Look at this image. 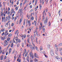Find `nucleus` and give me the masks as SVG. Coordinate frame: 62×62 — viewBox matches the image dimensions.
<instances>
[{
    "mask_svg": "<svg viewBox=\"0 0 62 62\" xmlns=\"http://www.w3.org/2000/svg\"><path fill=\"white\" fill-rule=\"evenodd\" d=\"M13 43H12V44L11 45V47H13Z\"/></svg>",
    "mask_w": 62,
    "mask_h": 62,
    "instance_id": "79ce46f5",
    "label": "nucleus"
},
{
    "mask_svg": "<svg viewBox=\"0 0 62 62\" xmlns=\"http://www.w3.org/2000/svg\"><path fill=\"white\" fill-rule=\"evenodd\" d=\"M22 18H21L20 19L19 21V23L20 24H21V22H22Z\"/></svg>",
    "mask_w": 62,
    "mask_h": 62,
    "instance_id": "412c9836",
    "label": "nucleus"
},
{
    "mask_svg": "<svg viewBox=\"0 0 62 62\" xmlns=\"http://www.w3.org/2000/svg\"><path fill=\"white\" fill-rule=\"evenodd\" d=\"M40 53L41 54H45V52L44 51H43V52L41 51Z\"/></svg>",
    "mask_w": 62,
    "mask_h": 62,
    "instance_id": "cd10ccee",
    "label": "nucleus"
},
{
    "mask_svg": "<svg viewBox=\"0 0 62 62\" xmlns=\"http://www.w3.org/2000/svg\"><path fill=\"white\" fill-rule=\"evenodd\" d=\"M41 28H42V27L41 26H40V27H39V29L40 30H41Z\"/></svg>",
    "mask_w": 62,
    "mask_h": 62,
    "instance_id": "13d9d810",
    "label": "nucleus"
},
{
    "mask_svg": "<svg viewBox=\"0 0 62 62\" xmlns=\"http://www.w3.org/2000/svg\"><path fill=\"white\" fill-rule=\"evenodd\" d=\"M9 14H10V12L8 11V13L7 14V15H9Z\"/></svg>",
    "mask_w": 62,
    "mask_h": 62,
    "instance_id": "e2e57ef3",
    "label": "nucleus"
},
{
    "mask_svg": "<svg viewBox=\"0 0 62 62\" xmlns=\"http://www.w3.org/2000/svg\"><path fill=\"white\" fill-rule=\"evenodd\" d=\"M55 57L57 59H58V60H59V59H60V58L58 56H56Z\"/></svg>",
    "mask_w": 62,
    "mask_h": 62,
    "instance_id": "dca6fc26",
    "label": "nucleus"
},
{
    "mask_svg": "<svg viewBox=\"0 0 62 62\" xmlns=\"http://www.w3.org/2000/svg\"><path fill=\"white\" fill-rule=\"evenodd\" d=\"M51 23L50 22H49L48 23V26H50V25H51Z\"/></svg>",
    "mask_w": 62,
    "mask_h": 62,
    "instance_id": "393cba45",
    "label": "nucleus"
},
{
    "mask_svg": "<svg viewBox=\"0 0 62 62\" xmlns=\"http://www.w3.org/2000/svg\"><path fill=\"white\" fill-rule=\"evenodd\" d=\"M40 51H41V50H43L42 47V46H41L40 47Z\"/></svg>",
    "mask_w": 62,
    "mask_h": 62,
    "instance_id": "bb28decb",
    "label": "nucleus"
},
{
    "mask_svg": "<svg viewBox=\"0 0 62 62\" xmlns=\"http://www.w3.org/2000/svg\"><path fill=\"white\" fill-rule=\"evenodd\" d=\"M40 24L41 25V27H42V24L41 23H40Z\"/></svg>",
    "mask_w": 62,
    "mask_h": 62,
    "instance_id": "09e8293b",
    "label": "nucleus"
},
{
    "mask_svg": "<svg viewBox=\"0 0 62 62\" xmlns=\"http://www.w3.org/2000/svg\"><path fill=\"white\" fill-rule=\"evenodd\" d=\"M12 20H13L14 19L15 17L14 16H12Z\"/></svg>",
    "mask_w": 62,
    "mask_h": 62,
    "instance_id": "e433bc0d",
    "label": "nucleus"
},
{
    "mask_svg": "<svg viewBox=\"0 0 62 62\" xmlns=\"http://www.w3.org/2000/svg\"><path fill=\"white\" fill-rule=\"evenodd\" d=\"M11 34L10 33L8 35V37H11Z\"/></svg>",
    "mask_w": 62,
    "mask_h": 62,
    "instance_id": "f704fd0d",
    "label": "nucleus"
},
{
    "mask_svg": "<svg viewBox=\"0 0 62 62\" xmlns=\"http://www.w3.org/2000/svg\"><path fill=\"white\" fill-rule=\"evenodd\" d=\"M16 24H19V21H17Z\"/></svg>",
    "mask_w": 62,
    "mask_h": 62,
    "instance_id": "0e129e2a",
    "label": "nucleus"
},
{
    "mask_svg": "<svg viewBox=\"0 0 62 62\" xmlns=\"http://www.w3.org/2000/svg\"><path fill=\"white\" fill-rule=\"evenodd\" d=\"M16 19H17V17L16 16L14 18V20L15 21V20H16Z\"/></svg>",
    "mask_w": 62,
    "mask_h": 62,
    "instance_id": "5fc2aeb1",
    "label": "nucleus"
},
{
    "mask_svg": "<svg viewBox=\"0 0 62 62\" xmlns=\"http://www.w3.org/2000/svg\"><path fill=\"white\" fill-rule=\"evenodd\" d=\"M34 54H33V53H32V52H31L30 53V56H31L32 55H33Z\"/></svg>",
    "mask_w": 62,
    "mask_h": 62,
    "instance_id": "4468645a",
    "label": "nucleus"
},
{
    "mask_svg": "<svg viewBox=\"0 0 62 62\" xmlns=\"http://www.w3.org/2000/svg\"><path fill=\"white\" fill-rule=\"evenodd\" d=\"M36 35L38 36V32H37V31H36Z\"/></svg>",
    "mask_w": 62,
    "mask_h": 62,
    "instance_id": "603ef678",
    "label": "nucleus"
},
{
    "mask_svg": "<svg viewBox=\"0 0 62 62\" xmlns=\"http://www.w3.org/2000/svg\"><path fill=\"white\" fill-rule=\"evenodd\" d=\"M55 46L57 50V51H58V48H57V46L56 44H55Z\"/></svg>",
    "mask_w": 62,
    "mask_h": 62,
    "instance_id": "9d476101",
    "label": "nucleus"
},
{
    "mask_svg": "<svg viewBox=\"0 0 62 62\" xmlns=\"http://www.w3.org/2000/svg\"><path fill=\"white\" fill-rule=\"evenodd\" d=\"M8 42H7L6 43H5L4 44V46H7V45L8 44Z\"/></svg>",
    "mask_w": 62,
    "mask_h": 62,
    "instance_id": "2eb2a0df",
    "label": "nucleus"
},
{
    "mask_svg": "<svg viewBox=\"0 0 62 62\" xmlns=\"http://www.w3.org/2000/svg\"><path fill=\"white\" fill-rule=\"evenodd\" d=\"M18 8V7H16V10H17Z\"/></svg>",
    "mask_w": 62,
    "mask_h": 62,
    "instance_id": "49530a36",
    "label": "nucleus"
},
{
    "mask_svg": "<svg viewBox=\"0 0 62 62\" xmlns=\"http://www.w3.org/2000/svg\"><path fill=\"white\" fill-rule=\"evenodd\" d=\"M11 25L12 26H13V25H14V23H12Z\"/></svg>",
    "mask_w": 62,
    "mask_h": 62,
    "instance_id": "c03bdc74",
    "label": "nucleus"
},
{
    "mask_svg": "<svg viewBox=\"0 0 62 62\" xmlns=\"http://www.w3.org/2000/svg\"><path fill=\"white\" fill-rule=\"evenodd\" d=\"M28 54V52H26V54H25V57H26L27 56V54Z\"/></svg>",
    "mask_w": 62,
    "mask_h": 62,
    "instance_id": "c9c22d12",
    "label": "nucleus"
},
{
    "mask_svg": "<svg viewBox=\"0 0 62 62\" xmlns=\"http://www.w3.org/2000/svg\"><path fill=\"white\" fill-rule=\"evenodd\" d=\"M19 1H18L17 2V5H19Z\"/></svg>",
    "mask_w": 62,
    "mask_h": 62,
    "instance_id": "69168bd1",
    "label": "nucleus"
},
{
    "mask_svg": "<svg viewBox=\"0 0 62 62\" xmlns=\"http://www.w3.org/2000/svg\"><path fill=\"white\" fill-rule=\"evenodd\" d=\"M16 17L17 18H18L19 17V15H17L16 16Z\"/></svg>",
    "mask_w": 62,
    "mask_h": 62,
    "instance_id": "de8ad7c7",
    "label": "nucleus"
},
{
    "mask_svg": "<svg viewBox=\"0 0 62 62\" xmlns=\"http://www.w3.org/2000/svg\"><path fill=\"white\" fill-rule=\"evenodd\" d=\"M25 21H24L23 23V25H25Z\"/></svg>",
    "mask_w": 62,
    "mask_h": 62,
    "instance_id": "4c0bfd02",
    "label": "nucleus"
},
{
    "mask_svg": "<svg viewBox=\"0 0 62 62\" xmlns=\"http://www.w3.org/2000/svg\"><path fill=\"white\" fill-rule=\"evenodd\" d=\"M20 6L21 7H22V3H21L20 4Z\"/></svg>",
    "mask_w": 62,
    "mask_h": 62,
    "instance_id": "6e6d98bb",
    "label": "nucleus"
},
{
    "mask_svg": "<svg viewBox=\"0 0 62 62\" xmlns=\"http://www.w3.org/2000/svg\"><path fill=\"white\" fill-rule=\"evenodd\" d=\"M45 10H44L43 12V15H44V13H45Z\"/></svg>",
    "mask_w": 62,
    "mask_h": 62,
    "instance_id": "680f3d73",
    "label": "nucleus"
},
{
    "mask_svg": "<svg viewBox=\"0 0 62 62\" xmlns=\"http://www.w3.org/2000/svg\"><path fill=\"white\" fill-rule=\"evenodd\" d=\"M6 39V38L5 37L4 38H2V40H4V39Z\"/></svg>",
    "mask_w": 62,
    "mask_h": 62,
    "instance_id": "338daca9",
    "label": "nucleus"
},
{
    "mask_svg": "<svg viewBox=\"0 0 62 62\" xmlns=\"http://www.w3.org/2000/svg\"><path fill=\"white\" fill-rule=\"evenodd\" d=\"M1 2H0V7L1 8H2V5L1 4Z\"/></svg>",
    "mask_w": 62,
    "mask_h": 62,
    "instance_id": "58836bf2",
    "label": "nucleus"
},
{
    "mask_svg": "<svg viewBox=\"0 0 62 62\" xmlns=\"http://www.w3.org/2000/svg\"><path fill=\"white\" fill-rule=\"evenodd\" d=\"M11 19V16L9 15L7 16L6 17V21H9Z\"/></svg>",
    "mask_w": 62,
    "mask_h": 62,
    "instance_id": "f257e3e1",
    "label": "nucleus"
},
{
    "mask_svg": "<svg viewBox=\"0 0 62 62\" xmlns=\"http://www.w3.org/2000/svg\"><path fill=\"white\" fill-rule=\"evenodd\" d=\"M34 55L35 56V57L37 55V54H36V53H34Z\"/></svg>",
    "mask_w": 62,
    "mask_h": 62,
    "instance_id": "a18cd8bd",
    "label": "nucleus"
},
{
    "mask_svg": "<svg viewBox=\"0 0 62 62\" xmlns=\"http://www.w3.org/2000/svg\"><path fill=\"white\" fill-rule=\"evenodd\" d=\"M28 24H29V26L31 25V22H30V20H28Z\"/></svg>",
    "mask_w": 62,
    "mask_h": 62,
    "instance_id": "ddd939ff",
    "label": "nucleus"
},
{
    "mask_svg": "<svg viewBox=\"0 0 62 62\" xmlns=\"http://www.w3.org/2000/svg\"><path fill=\"white\" fill-rule=\"evenodd\" d=\"M24 43L25 44H26V40H24Z\"/></svg>",
    "mask_w": 62,
    "mask_h": 62,
    "instance_id": "052dcab7",
    "label": "nucleus"
},
{
    "mask_svg": "<svg viewBox=\"0 0 62 62\" xmlns=\"http://www.w3.org/2000/svg\"><path fill=\"white\" fill-rule=\"evenodd\" d=\"M33 47L32 46L31 47V49L32 50H33V49L34 50H35V48H36V47H37V46H35L34 44V45H33Z\"/></svg>",
    "mask_w": 62,
    "mask_h": 62,
    "instance_id": "423d86ee",
    "label": "nucleus"
},
{
    "mask_svg": "<svg viewBox=\"0 0 62 62\" xmlns=\"http://www.w3.org/2000/svg\"><path fill=\"white\" fill-rule=\"evenodd\" d=\"M14 10V9L13 8H12V9H11V14H12V13H13V12Z\"/></svg>",
    "mask_w": 62,
    "mask_h": 62,
    "instance_id": "9b49d317",
    "label": "nucleus"
},
{
    "mask_svg": "<svg viewBox=\"0 0 62 62\" xmlns=\"http://www.w3.org/2000/svg\"><path fill=\"white\" fill-rule=\"evenodd\" d=\"M60 11H61L60 10H59V11L58 13H59V16H60Z\"/></svg>",
    "mask_w": 62,
    "mask_h": 62,
    "instance_id": "7c9ffc66",
    "label": "nucleus"
},
{
    "mask_svg": "<svg viewBox=\"0 0 62 62\" xmlns=\"http://www.w3.org/2000/svg\"><path fill=\"white\" fill-rule=\"evenodd\" d=\"M22 12V11H21V9H19L18 12V13H20V12Z\"/></svg>",
    "mask_w": 62,
    "mask_h": 62,
    "instance_id": "f3484780",
    "label": "nucleus"
},
{
    "mask_svg": "<svg viewBox=\"0 0 62 62\" xmlns=\"http://www.w3.org/2000/svg\"><path fill=\"white\" fill-rule=\"evenodd\" d=\"M38 40V38H36V42L37 43V44H38V41L37 40Z\"/></svg>",
    "mask_w": 62,
    "mask_h": 62,
    "instance_id": "a211bd4d",
    "label": "nucleus"
},
{
    "mask_svg": "<svg viewBox=\"0 0 62 62\" xmlns=\"http://www.w3.org/2000/svg\"><path fill=\"white\" fill-rule=\"evenodd\" d=\"M33 60H30V62H33Z\"/></svg>",
    "mask_w": 62,
    "mask_h": 62,
    "instance_id": "774afa93",
    "label": "nucleus"
},
{
    "mask_svg": "<svg viewBox=\"0 0 62 62\" xmlns=\"http://www.w3.org/2000/svg\"><path fill=\"white\" fill-rule=\"evenodd\" d=\"M8 23H6V27H8Z\"/></svg>",
    "mask_w": 62,
    "mask_h": 62,
    "instance_id": "6ab92c4d",
    "label": "nucleus"
},
{
    "mask_svg": "<svg viewBox=\"0 0 62 62\" xmlns=\"http://www.w3.org/2000/svg\"><path fill=\"white\" fill-rule=\"evenodd\" d=\"M30 57H31L32 58V59H33L34 58V54L33 55H31V56H30Z\"/></svg>",
    "mask_w": 62,
    "mask_h": 62,
    "instance_id": "473e14b6",
    "label": "nucleus"
},
{
    "mask_svg": "<svg viewBox=\"0 0 62 62\" xmlns=\"http://www.w3.org/2000/svg\"><path fill=\"white\" fill-rule=\"evenodd\" d=\"M62 43H60V44L58 45V46H62Z\"/></svg>",
    "mask_w": 62,
    "mask_h": 62,
    "instance_id": "2f4dec72",
    "label": "nucleus"
},
{
    "mask_svg": "<svg viewBox=\"0 0 62 62\" xmlns=\"http://www.w3.org/2000/svg\"><path fill=\"white\" fill-rule=\"evenodd\" d=\"M6 61H8V62H10V60L8 59H7L6 60Z\"/></svg>",
    "mask_w": 62,
    "mask_h": 62,
    "instance_id": "37998d69",
    "label": "nucleus"
},
{
    "mask_svg": "<svg viewBox=\"0 0 62 62\" xmlns=\"http://www.w3.org/2000/svg\"><path fill=\"white\" fill-rule=\"evenodd\" d=\"M13 41L14 43H16L15 41L14 40V39H13Z\"/></svg>",
    "mask_w": 62,
    "mask_h": 62,
    "instance_id": "4d7b16f0",
    "label": "nucleus"
},
{
    "mask_svg": "<svg viewBox=\"0 0 62 62\" xmlns=\"http://www.w3.org/2000/svg\"><path fill=\"white\" fill-rule=\"evenodd\" d=\"M26 60L28 62H29V55L27 56V57L26 58Z\"/></svg>",
    "mask_w": 62,
    "mask_h": 62,
    "instance_id": "0eeeda50",
    "label": "nucleus"
},
{
    "mask_svg": "<svg viewBox=\"0 0 62 62\" xmlns=\"http://www.w3.org/2000/svg\"><path fill=\"white\" fill-rule=\"evenodd\" d=\"M31 19L32 20H34V17L32 16V17Z\"/></svg>",
    "mask_w": 62,
    "mask_h": 62,
    "instance_id": "bf43d9fd",
    "label": "nucleus"
},
{
    "mask_svg": "<svg viewBox=\"0 0 62 62\" xmlns=\"http://www.w3.org/2000/svg\"><path fill=\"white\" fill-rule=\"evenodd\" d=\"M0 58L1 60H3V59H4V57L2 55L0 57Z\"/></svg>",
    "mask_w": 62,
    "mask_h": 62,
    "instance_id": "6e6552de",
    "label": "nucleus"
},
{
    "mask_svg": "<svg viewBox=\"0 0 62 62\" xmlns=\"http://www.w3.org/2000/svg\"><path fill=\"white\" fill-rule=\"evenodd\" d=\"M31 42L32 43L33 45H34V43L33 42V40H31Z\"/></svg>",
    "mask_w": 62,
    "mask_h": 62,
    "instance_id": "b1692460",
    "label": "nucleus"
},
{
    "mask_svg": "<svg viewBox=\"0 0 62 62\" xmlns=\"http://www.w3.org/2000/svg\"><path fill=\"white\" fill-rule=\"evenodd\" d=\"M54 52L53 50L52 49L51 51H50V54H51V55L52 56H54Z\"/></svg>",
    "mask_w": 62,
    "mask_h": 62,
    "instance_id": "20e7f679",
    "label": "nucleus"
},
{
    "mask_svg": "<svg viewBox=\"0 0 62 62\" xmlns=\"http://www.w3.org/2000/svg\"><path fill=\"white\" fill-rule=\"evenodd\" d=\"M30 8H32V5H30Z\"/></svg>",
    "mask_w": 62,
    "mask_h": 62,
    "instance_id": "864d4df0",
    "label": "nucleus"
},
{
    "mask_svg": "<svg viewBox=\"0 0 62 62\" xmlns=\"http://www.w3.org/2000/svg\"><path fill=\"white\" fill-rule=\"evenodd\" d=\"M10 39L9 38H8L7 39V41H9V40H10Z\"/></svg>",
    "mask_w": 62,
    "mask_h": 62,
    "instance_id": "72a5a7b5",
    "label": "nucleus"
},
{
    "mask_svg": "<svg viewBox=\"0 0 62 62\" xmlns=\"http://www.w3.org/2000/svg\"><path fill=\"white\" fill-rule=\"evenodd\" d=\"M6 18V17L5 16H4V17H2V22H6V20L5 21V19Z\"/></svg>",
    "mask_w": 62,
    "mask_h": 62,
    "instance_id": "7ed1b4c3",
    "label": "nucleus"
},
{
    "mask_svg": "<svg viewBox=\"0 0 62 62\" xmlns=\"http://www.w3.org/2000/svg\"><path fill=\"white\" fill-rule=\"evenodd\" d=\"M1 35L3 36H4V37H7V34H6V33H5V32H4L2 33Z\"/></svg>",
    "mask_w": 62,
    "mask_h": 62,
    "instance_id": "39448f33",
    "label": "nucleus"
},
{
    "mask_svg": "<svg viewBox=\"0 0 62 62\" xmlns=\"http://www.w3.org/2000/svg\"><path fill=\"white\" fill-rule=\"evenodd\" d=\"M58 51H57L55 50V53L56 54H58Z\"/></svg>",
    "mask_w": 62,
    "mask_h": 62,
    "instance_id": "aec40b11",
    "label": "nucleus"
},
{
    "mask_svg": "<svg viewBox=\"0 0 62 62\" xmlns=\"http://www.w3.org/2000/svg\"><path fill=\"white\" fill-rule=\"evenodd\" d=\"M50 47H51V45H47V49L48 50H49L50 49Z\"/></svg>",
    "mask_w": 62,
    "mask_h": 62,
    "instance_id": "1a4fd4ad",
    "label": "nucleus"
},
{
    "mask_svg": "<svg viewBox=\"0 0 62 62\" xmlns=\"http://www.w3.org/2000/svg\"><path fill=\"white\" fill-rule=\"evenodd\" d=\"M29 38H28L27 40V42L28 43H29Z\"/></svg>",
    "mask_w": 62,
    "mask_h": 62,
    "instance_id": "4be33fe9",
    "label": "nucleus"
},
{
    "mask_svg": "<svg viewBox=\"0 0 62 62\" xmlns=\"http://www.w3.org/2000/svg\"><path fill=\"white\" fill-rule=\"evenodd\" d=\"M7 42H7V40H5V41H4V43H7Z\"/></svg>",
    "mask_w": 62,
    "mask_h": 62,
    "instance_id": "3c124183",
    "label": "nucleus"
},
{
    "mask_svg": "<svg viewBox=\"0 0 62 62\" xmlns=\"http://www.w3.org/2000/svg\"><path fill=\"white\" fill-rule=\"evenodd\" d=\"M11 48H10L9 49V52L8 53V54H9L10 53H11Z\"/></svg>",
    "mask_w": 62,
    "mask_h": 62,
    "instance_id": "f8f14e48",
    "label": "nucleus"
},
{
    "mask_svg": "<svg viewBox=\"0 0 62 62\" xmlns=\"http://www.w3.org/2000/svg\"><path fill=\"white\" fill-rule=\"evenodd\" d=\"M23 36V38L24 39H25V38H26V35H24Z\"/></svg>",
    "mask_w": 62,
    "mask_h": 62,
    "instance_id": "8fccbe9b",
    "label": "nucleus"
},
{
    "mask_svg": "<svg viewBox=\"0 0 62 62\" xmlns=\"http://www.w3.org/2000/svg\"><path fill=\"white\" fill-rule=\"evenodd\" d=\"M35 48L37 51H39V50L38 49V48L37 47H35Z\"/></svg>",
    "mask_w": 62,
    "mask_h": 62,
    "instance_id": "c756f323",
    "label": "nucleus"
},
{
    "mask_svg": "<svg viewBox=\"0 0 62 62\" xmlns=\"http://www.w3.org/2000/svg\"><path fill=\"white\" fill-rule=\"evenodd\" d=\"M24 50L25 51L24 54H25V53H26V49H24Z\"/></svg>",
    "mask_w": 62,
    "mask_h": 62,
    "instance_id": "ea45409f",
    "label": "nucleus"
},
{
    "mask_svg": "<svg viewBox=\"0 0 62 62\" xmlns=\"http://www.w3.org/2000/svg\"><path fill=\"white\" fill-rule=\"evenodd\" d=\"M34 61L35 62H37V61H38V60H37V59L35 58L34 60Z\"/></svg>",
    "mask_w": 62,
    "mask_h": 62,
    "instance_id": "5701e85b",
    "label": "nucleus"
},
{
    "mask_svg": "<svg viewBox=\"0 0 62 62\" xmlns=\"http://www.w3.org/2000/svg\"><path fill=\"white\" fill-rule=\"evenodd\" d=\"M46 20L44 21L45 24H46L47 23V22H48V16H46Z\"/></svg>",
    "mask_w": 62,
    "mask_h": 62,
    "instance_id": "f03ea898",
    "label": "nucleus"
},
{
    "mask_svg": "<svg viewBox=\"0 0 62 62\" xmlns=\"http://www.w3.org/2000/svg\"><path fill=\"white\" fill-rule=\"evenodd\" d=\"M35 57H36V58H39V57L38 55H37L35 56Z\"/></svg>",
    "mask_w": 62,
    "mask_h": 62,
    "instance_id": "c85d7f7f",
    "label": "nucleus"
},
{
    "mask_svg": "<svg viewBox=\"0 0 62 62\" xmlns=\"http://www.w3.org/2000/svg\"><path fill=\"white\" fill-rule=\"evenodd\" d=\"M1 31H2V32H3L4 31V29H2L1 30Z\"/></svg>",
    "mask_w": 62,
    "mask_h": 62,
    "instance_id": "a19ab883",
    "label": "nucleus"
},
{
    "mask_svg": "<svg viewBox=\"0 0 62 62\" xmlns=\"http://www.w3.org/2000/svg\"><path fill=\"white\" fill-rule=\"evenodd\" d=\"M33 10H33V9H31V10H30V12L31 13L33 11Z\"/></svg>",
    "mask_w": 62,
    "mask_h": 62,
    "instance_id": "a878e982",
    "label": "nucleus"
}]
</instances>
